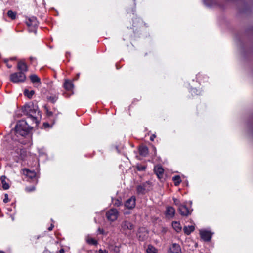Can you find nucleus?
I'll list each match as a JSON object with an SVG mask.
<instances>
[{
	"instance_id": "f3484780",
	"label": "nucleus",
	"mask_w": 253,
	"mask_h": 253,
	"mask_svg": "<svg viewBox=\"0 0 253 253\" xmlns=\"http://www.w3.org/2000/svg\"><path fill=\"white\" fill-rule=\"evenodd\" d=\"M17 68L20 71V72H22L24 73L28 71V67L26 64L22 61L18 63Z\"/></svg>"
},
{
	"instance_id": "ea45409f",
	"label": "nucleus",
	"mask_w": 253,
	"mask_h": 253,
	"mask_svg": "<svg viewBox=\"0 0 253 253\" xmlns=\"http://www.w3.org/2000/svg\"><path fill=\"white\" fill-rule=\"evenodd\" d=\"M153 150H154V153L155 154H156V147L153 146Z\"/></svg>"
},
{
	"instance_id": "2eb2a0df",
	"label": "nucleus",
	"mask_w": 253,
	"mask_h": 253,
	"mask_svg": "<svg viewBox=\"0 0 253 253\" xmlns=\"http://www.w3.org/2000/svg\"><path fill=\"white\" fill-rule=\"evenodd\" d=\"M64 88L67 91H72L74 87L72 82L69 80H65L64 84Z\"/></svg>"
},
{
	"instance_id": "2f4dec72",
	"label": "nucleus",
	"mask_w": 253,
	"mask_h": 253,
	"mask_svg": "<svg viewBox=\"0 0 253 253\" xmlns=\"http://www.w3.org/2000/svg\"><path fill=\"white\" fill-rule=\"evenodd\" d=\"M8 61H9V60H8V59H5L4 60V62L6 64V66H7V67L8 68H11L12 65H9V64H8V63H7V62H8Z\"/></svg>"
},
{
	"instance_id": "393cba45",
	"label": "nucleus",
	"mask_w": 253,
	"mask_h": 253,
	"mask_svg": "<svg viewBox=\"0 0 253 253\" xmlns=\"http://www.w3.org/2000/svg\"><path fill=\"white\" fill-rule=\"evenodd\" d=\"M86 240L88 244L91 245H96L97 244V242L96 240L89 237H87Z\"/></svg>"
},
{
	"instance_id": "1a4fd4ad",
	"label": "nucleus",
	"mask_w": 253,
	"mask_h": 253,
	"mask_svg": "<svg viewBox=\"0 0 253 253\" xmlns=\"http://www.w3.org/2000/svg\"><path fill=\"white\" fill-rule=\"evenodd\" d=\"M136 205V199L134 196L131 197L130 198L127 199L125 204V206L128 209H133Z\"/></svg>"
},
{
	"instance_id": "5701e85b",
	"label": "nucleus",
	"mask_w": 253,
	"mask_h": 253,
	"mask_svg": "<svg viewBox=\"0 0 253 253\" xmlns=\"http://www.w3.org/2000/svg\"><path fill=\"white\" fill-rule=\"evenodd\" d=\"M34 93L35 92L34 90L29 91L28 89H25L24 91V95L28 98H31Z\"/></svg>"
},
{
	"instance_id": "c756f323",
	"label": "nucleus",
	"mask_w": 253,
	"mask_h": 253,
	"mask_svg": "<svg viewBox=\"0 0 253 253\" xmlns=\"http://www.w3.org/2000/svg\"><path fill=\"white\" fill-rule=\"evenodd\" d=\"M150 184L149 182H146L145 184H144V185L142 187V189L144 190L146 188H150Z\"/></svg>"
},
{
	"instance_id": "f704fd0d",
	"label": "nucleus",
	"mask_w": 253,
	"mask_h": 253,
	"mask_svg": "<svg viewBox=\"0 0 253 253\" xmlns=\"http://www.w3.org/2000/svg\"><path fill=\"white\" fill-rule=\"evenodd\" d=\"M54 227V225L53 224H51L50 226L48 228V230L49 231H51L52 230V229Z\"/></svg>"
},
{
	"instance_id": "cd10ccee",
	"label": "nucleus",
	"mask_w": 253,
	"mask_h": 253,
	"mask_svg": "<svg viewBox=\"0 0 253 253\" xmlns=\"http://www.w3.org/2000/svg\"><path fill=\"white\" fill-rule=\"evenodd\" d=\"M113 202L116 206H119L122 204V201L119 199H113Z\"/></svg>"
},
{
	"instance_id": "473e14b6",
	"label": "nucleus",
	"mask_w": 253,
	"mask_h": 253,
	"mask_svg": "<svg viewBox=\"0 0 253 253\" xmlns=\"http://www.w3.org/2000/svg\"><path fill=\"white\" fill-rule=\"evenodd\" d=\"M98 253H107L108 252L106 250H103L102 249H100L98 251Z\"/></svg>"
},
{
	"instance_id": "09e8293b",
	"label": "nucleus",
	"mask_w": 253,
	"mask_h": 253,
	"mask_svg": "<svg viewBox=\"0 0 253 253\" xmlns=\"http://www.w3.org/2000/svg\"><path fill=\"white\" fill-rule=\"evenodd\" d=\"M0 253H4L3 252L0 251Z\"/></svg>"
},
{
	"instance_id": "a18cd8bd",
	"label": "nucleus",
	"mask_w": 253,
	"mask_h": 253,
	"mask_svg": "<svg viewBox=\"0 0 253 253\" xmlns=\"http://www.w3.org/2000/svg\"><path fill=\"white\" fill-rule=\"evenodd\" d=\"M12 220L13 221L14 220V218L13 216H11Z\"/></svg>"
},
{
	"instance_id": "39448f33",
	"label": "nucleus",
	"mask_w": 253,
	"mask_h": 253,
	"mask_svg": "<svg viewBox=\"0 0 253 253\" xmlns=\"http://www.w3.org/2000/svg\"><path fill=\"white\" fill-rule=\"evenodd\" d=\"M26 24L30 32H36V28L38 26V21L36 17H32L26 21Z\"/></svg>"
},
{
	"instance_id": "58836bf2",
	"label": "nucleus",
	"mask_w": 253,
	"mask_h": 253,
	"mask_svg": "<svg viewBox=\"0 0 253 253\" xmlns=\"http://www.w3.org/2000/svg\"><path fill=\"white\" fill-rule=\"evenodd\" d=\"M47 114L48 116H51L52 115V112L47 110Z\"/></svg>"
},
{
	"instance_id": "ddd939ff",
	"label": "nucleus",
	"mask_w": 253,
	"mask_h": 253,
	"mask_svg": "<svg viewBox=\"0 0 253 253\" xmlns=\"http://www.w3.org/2000/svg\"><path fill=\"white\" fill-rule=\"evenodd\" d=\"M169 253H182L180 246L176 243L173 244L169 248Z\"/></svg>"
},
{
	"instance_id": "aec40b11",
	"label": "nucleus",
	"mask_w": 253,
	"mask_h": 253,
	"mask_svg": "<svg viewBox=\"0 0 253 253\" xmlns=\"http://www.w3.org/2000/svg\"><path fill=\"white\" fill-rule=\"evenodd\" d=\"M139 153L143 156H146L148 153V149L146 146H141L139 148Z\"/></svg>"
},
{
	"instance_id": "423d86ee",
	"label": "nucleus",
	"mask_w": 253,
	"mask_h": 253,
	"mask_svg": "<svg viewBox=\"0 0 253 253\" xmlns=\"http://www.w3.org/2000/svg\"><path fill=\"white\" fill-rule=\"evenodd\" d=\"M134 225L129 220H124L121 224V230L127 232L134 229Z\"/></svg>"
},
{
	"instance_id": "20e7f679",
	"label": "nucleus",
	"mask_w": 253,
	"mask_h": 253,
	"mask_svg": "<svg viewBox=\"0 0 253 253\" xmlns=\"http://www.w3.org/2000/svg\"><path fill=\"white\" fill-rule=\"evenodd\" d=\"M119 216V211L116 209H111L109 210L106 213L107 219L111 222L116 221Z\"/></svg>"
},
{
	"instance_id": "0eeeda50",
	"label": "nucleus",
	"mask_w": 253,
	"mask_h": 253,
	"mask_svg": "<svg viewBox=\"0 0 253 253\" xmlns=\"http://www.w3.org/2000/svg\"><path fill=\"white\" fill-rule=\"evenodd\" d=\"M193 209L191 208H188L185 205H181L179 207V211L181 215L183 216H188L190 215Z\"/></svg>"
},
{
	"instance_id": "49530a36",
	"label": "nucleus",
	"mask_w": 253,
	"mask_h": 253,
	"mask_svg": "<svg viewBox=\"0 0 253 253\" xmlns=\"http://www.w3.org/2000/svg\"><path fill=\"white\" fill-rule=\"evenodd\" d=\"M15 58H11L10 59V60H15Z\"/></svg>"
},
{
	"instance_id": "412c9836",
	"label": "nucleus",
	"mask_w": 253,
	"mask_h": 253,
	"mask_svg": "<svg viewBox=\"0 0 253 253\" xmlns=\"http://www.w3.org/2000/svg\"><path fill=\"white\" fill-rule=\"evenodd\" d=\"M195 229V227L193 225L185 226L183 228L184 233L187 235H189Z\"/></svg>"
},
{
	"instance_id": "c85d7f7f",
	"label": "nucleus",
	"mask_w": 253,
	"mask_h": 253,
	"mask_svg": "<svg viewBox=\"0 0 253 253\" xmlns=\"http://www.w3.org/2000/svg\"><path fill=\"white\" fill-rule=\"evenodd\" d=\"M191 94L193 95V94H195V95H200L201 94V92L200 91H198L195 88H193L191 89Z\"/></svg>"
},
{
	"instance_id": "f257e3e1",
	"label": "nucleus",
	"mask_w": 253,
	"mask_h": 253,
	"mask_svg": "<svg viewBox=\"0 0 253 253\" xmlns=\"http://www.w3.org/2000/svg\"><path fill=\"white\" fill-rule=\"evenodd\" d=\"M31 128L25 120L18 121L15 126L14 130L11 131V137L14 143L19 142L21 144H26L27 141L24 140L27 136L30 137V130Z\"/></svg>"
},
{
	"instance_id": "de8ad7c7",
	"label": "nucleus",
	"mask_w": 253,
	"mask_h": 253,
	"mask_svg": "<svg viewBox=\"0 0 253 253\" xmlns=\"http://www.w3.org/2000/svg\"><path fill=\"white\" fill-rule=\"evenodd\" d=\"M174 203H175V204H177L176 200H174Z\"/></svg>"
},
{
	"instance_id": "c9c22d12",
	"label": "nucleus",
	"mask_w": 253,
	"mask_h": 253,
	"mask_svg": "<svg viewBox=\"0 0 253 253\" xmlns=\"http://www.w3.org/2000/svg\"><path fill=\"white\" fill-rule=\"evenodd\" d=\"M43 125H44V126L45 127H48V126H49V124H48V123H44L43 124Z\"/></svg>"
},
{
	"instance_id": "7ed1b4c3",
	"label": "nucleus",
	"mask_w": 253,
	"mask_h": 253,
	"mask_svg": "<svg viewBox=\"0 0 253 253\" xmlns=\"http://www.w3.org/2000/svg\"><path fill=\"white\" fill-rule=\"evenodd\" d=\"M26 79L24 73L19 72L11 74L10 76V81L14 83H19L24 82Z\"/></svg>"
},
{
	"instance_id": "37998d69",
	"label": "nucleus",
	"mask_w": 253,
	"mask_h": 253,
	"mask_svg": "<svg viewBox=\"0 0 253 253\" xmlns=\"http://www.w3.org/2000/svg\"><path fill=\"white\" fill-rule=\"evenodd\" d=\"M188 204L191 206V204H192V201H189V202H188Z\"/></svg>"
},
{
	"instance_id": "4468645a",
	"label": "nucleus",
	"mask_w": 253,
	"mask_h": 253,
	"mask_svg": "<svg viewBox=\"0 0 253 253\" xmlns=\"http://www.w3.org/2000/svg\"><path fill=\"white\" fill-rule=\"evenodd\" d=\"M175 209L171 206L167 207L166 215L168 218H172L175 214Z\"/></svg>"
},
{
	"instance_id": "6e6552de",
	"label": "nucleus",
	"mask_w": 253,
	"mask_h": 253,
	"mask_svg": "<svg viewBox=\"0 0 253 253\" xmlns=\"http://www.w3.org/2000/svg\"><path fill=\"white\" fill-rule=\"evenodd\" d=\"M200 234L201 238L205 241H209L213 234L210 231L203 230L200 231Z\"/></svg>"
},
{
	"instance_id": "7c9ffc66",
	"label": "nucleus",
	"mask_w": 253,
	"mask_h": 253,
	"mask_svg": "<svg viewBox=\"0 0 253 253\" xmlns=\"http://www.w3.org/2000/svg\"><path fill=\"white\" fill-rule=\"evenodd\" d=\"M9 201L8 199V195L7 194H5L4 195V198L3 199V202L4 203H7Z\"/></svg>"
},
{
	"instance_id": "e433bc0d",
	"label": "nucleus",
	"mask_w": 253,
	"mask_h": 253,
	"mask_svg": "<svg viewBox=\"0 0 253 253\" xmlns=\"http://www.w3.org/2000/svg\"><path fill=\"white\" fill-rule=\"evenodd\" d=\"M43 253H51V252H50V251H48V250L45 249V250L44 251Z\"/></svg>"
},
{
	"instance_id": "f03ea898",
	"label": "nucleus",
	"mask_w": 253,
	"mask_h": 253,
	"mask_svg": "<svg viewBox=\"0 0 253 253\" xmlns=\"http://www.w3.org/2000/svg\"><path fill=\"white\" fill-rule=\"evenodd\" d=\"M24 111L29 116V118L37 125V116L40 115L38 106L33 103H29L24 106Z\"/></svg>"
},
{
	"instance_id": "72a5a7b5",
	"label": "nucleus",
	"mask_w": 253,
	"mask_h": 253,
	"mask_svg": "<svg viewBox=\"0 0 253 253\" xmlns=\"http://www.w3.org/2000/svg\"><path fill=\"white\" fill-rule=\"evenodd\" d=\"M156 138V135L155 134H153L151 136L150 139L151 141H154V139Z\"/></svg>"
},
{
	"instance_id": "4be33fe9",
	"label": "nucleus",
	"mask_w": 253,
	"mask_h": 253,
	"mask_svg": "<svg viewBox=\"0 0 253 253\" xmlns=\"http://www.w3.org/2000/svg\"><path fill=\"white\" fill-rule=\"evenodd\" d=\"M146 252L147 253H157V250L154 246L149 245L146 249Z\"/></svg>"
},
{
	"instance_id": "f8f14e48",
	"label": "nucleus",
	"mask_w": 253,
	"mask_h": 253,
	"mask_svg": "<svg viewBox=\"0 0 253 253\" xmlns=\"http://www.w3.org/2000/svg\"><path fill=\"white\" fill-rule=\"evenodd\" d=\"M22 173L31 179L35 178L36 176V173L34 171L30 170L29 169H22Z\"/></svg>"
},
{
	"instance_id": "4c0bfd02",
	"label": "nucleus",
	"mask_w": 253,
	"mask_h": 253,
	"mask_svg": "<svg viewBox=\"0 0 253 253\" xmlns=\"http://www.w3.org/2000/svg\"><path fill=\"white\" fill-rule=\"evenodd\" d=\"M98 231L101 234H104V231L100 228L98 229Z\"/></svg>"
},
{
	"instance_id": "dca6fc26",
	"label": "nucleus",
	"mask_w": 253,
	"mask_h": 253,
	"mask_svg": "<svg viewBox=\"0 0 253 253\" xmlns=\"http://www.w3.org/2000/svg\"><path fill=\"white\" fill-rule=\"evenodd\" d=\"M2 187L4 190H7L9 188V180L5 176H2L0 178Z\"/></svg>"
},
{
	"instance_id": "a878e982",
	"label": "nucleus",
	"mask_w": 253,
	"mask_h": 253,
	"mask_svg": "<svg viewBox=\"0 0 253 253\" xmlns=\"http://www.w3.org/2000/svg\"><path fill=\"white\" fill-rule=\"evenodd\" d=\"M58 98V97L57 95H51L47 97V99L50 102L54 103L57 101Z\"/></svg>"
},
{
	"instance_id": "a19ab883",
	"label": "nucleus",
	"mask_w": 253,
	"mask_h": 253,
	"mask_svg": "<svg viewBox=\"0 0 253 253\" xmlns=\"http://www.w3.org/2000/svg\"><path fill=\"white\" fill-rule=\"evenodd\" d=\"M124 214L125 215H127V214H129V212H127V211H125V212H124Z\"/></svg>"
},
{
	"instance_id": "79ce46f5",
	"label": "nucleus",
	"mask_w": 253,
	"mask_h": 253,
	"mask_svg": "<svg viewBox=\"0 0 253 253\" xmlns=\"http://www.w3.org/2000/svg\"><path fill=\"white\" fill-rule=\"evenodd\" d=\"M204 4L207 6H209V5L206 3V0H204Z\"/></svg>"
},
{
	"instance_id": "c03bdc74",
	"label": "nucleus",
	"mask_w": 253,
	"mask_h": 253,
	"mask_svg": "<svg viewBox=\"0 0 253 253\" xmlns=\"http://www.w3.org/2000/svg\"><path fill=\"white\" fill-rule=\"evenodd\" d=\"M145 169V167H143V168H141V169H139L140 170H144V169Z\"/></svg>"
},
{
	"instance_id": "a211bd4d",
	"label": "nucleus",
	"mask_w": 253,
	"mask_h": 253,
	"mask_svg": "<svg viewBox=\"0 0 253 253\" xmlns=\"http://www.w3.org/2000/svg\"><path fill=\"white\" fill-rule=\"evenodd\" d=\"M154 171L158 177L161 179L163 174L164 169L161 166H157L155 167Z\"/></svg>"
},
{
	"instance_id": "bb28decb",
	"label": "nucleus",
	"mask_w": 253,
	"mask_h": 253,
	"mask_svg": "<svg viewBox=\"0 0 253 253\" xmlns=\"http://www.w3.org/2000/svg\"><path fill=\"white\" fill-rule=\"evenodd\" d=\"M7 15L12 19H14L16 18V13L12 10H9L7 12Z\"/></svg>"
},
{
	"instance_id": "6ab92c4d",
	"label": "nucleus",
	"mask_w": 253,
	"mask_h": 253,
	"mask_svg": "<svg viewBox=\"0 0 253 253\" xmlns=\"http://www.w3.org/2000/svg\"><path fill=\"white\" fill-rule=\"evenodd\" d=\"M172 226L173 228L177 232H179L182 230V227H181L180 223L177 221H173L172 223Z\"/></svg>"
},
{
	"instance_id": "b1692460",
	"label": "nucleus",
	"mask_w": 253,
	"mask_h": 253,
	"mask_svg": "<svg viewBox=\"0 0 253 253\" xmlns=\"http://www.w3.org/2000/svg\"><path fill=\"white\" fill-rule=\"evenodd\" d=\"M172 180L175 185H178L181 181V178L179 175H176L172 177Z\"/></svg>"
},
{
	"instance_id": "9d476101",
	"label": "nucleus",
	"mask_w": 253,
	"mask_h": 253,
	"mask_svg": "<svg viewBox=\"0 0 253 253\" xmlns=\"http://www.w3.org/2000/svg\"><path fill=\"white\" fill-rule=\"evenodd\" d=\"M148 233L144 228H140L138 230L137 236L140 240H144L148 237Z\"/></svg>"
},
{
	"instance_id": "9b49d317",
	"label": "nucleus",
	"mask_w": 253,
	"mask_h": 253,
	"mask_svg": "<svg viewBox=\"0 0 253 253\" xmlns=\"http://www.w3.org/2000/svg\"><path fill=\"white\" fill-rule=\"evenodd\" d=\"M30 79L32 83L34 84V86L35 87H39L40 86L41 84V80L38 76L35 74L31 75L30 76Z\"/></svg>"
}]
</instances>
